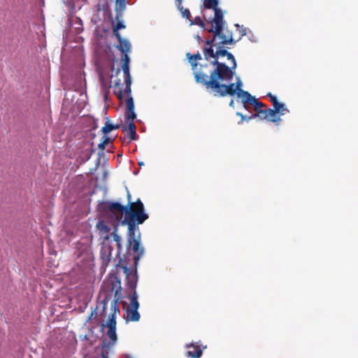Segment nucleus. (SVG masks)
<instances>
[{"label": "nucleus", "mask_w": 358, "mask_h": 358, "mask_svg": "<svg viewBox=\"0 0 358 358\" xmlns=\"http://www.w3.org/2000/svg\"><path fill=\"white\" fill-rule=\"evenodd\" d=\"M136 231H133V233H131V231L128 230V240H127V246L129 248H131L133 252L135 253L134 255V264L137 265L138 260L143 256L144 253L143 248L141 246L140 244V234L136 237Z\"/></svg>", "instance_id": "8"}, {"label": "nucleus", "mask_w": 358, "mask_h": 358, "mask_svg": "<svg viewBox=\"0 0 358 358\" xmlns=\"http://www.w3.org/2000/svg\"><path fill=\"white\" fill-rule=\"evenodd\" d=\"M111 236H113V240L115 242H116V243L118 242H122L121 237L117 234V229H115V230L112 232Z\"/></svg>", "instance_id": "26"}, {"label": "nucleus", "mask_w": 358, "mask_h": 358, "mask_svg": "<svg viewBox=\"0 0 358 358\" xmlns=\"http://www.w3.org/2000/svg\"><path fill=\"white\" fill-rule=\"evenodd\" d=\"M127 110L124 112V117L128 125H123L121 129L124 131H129V137L131 141H135L138 138L136 134V127L134 124V120L136 115L134 112V102L132 97H129L126 100Z\"/></svg>", "instance_id": "5"}, {"label": "nucleus", "mask_w": 358, "mask_h": 358, "mask_svg": "<svg viewBox=\"0 0 358 358\" xmlns=\"http://www.w3.org/2000/svg\"><path fill=\"white\" fill-rule=\"evenodd\" d=\"M113 131L112 124L106 122L104 127H102L101 131L106 135Z\"/></svg>", "instance_id": "25"}, {"label": "nucleus", "mask_w": 358, "mask_h": 358, "mask_svg": "<svg viewBox=\"0 0 358 358\" xmlns=\"http://www.w3.org/2000/svg\"><path fill=\"white\" fill-rule=\"evenodd\" d=\"M129 57L128 55H122V70L123 73V83L120 79H117L113 85V92L117 99L122 101L124 96L127 98L132 97L131 94V77L129 73Z\"/></svg>", "instance_id": "4"}, {"label": "nucleus", "mask_w": 358, "mask_h": 358, "mask_svg": "<svg viewBox=\"0 0 358 358\" xmlns=\"http://www.w3.org/2000/svg\"><path fill=\"white\" fill-rule=\"evenodd\" d=\"M255 107V110L257 112L258 110H261L266 107L265 104L259 101L257 99L255 98L252 103Z\"/></svg>", "instance_id": "23"}, {"label": "nucleus", "mask_w": 358, "mask_h": 358, "mask_svg": "<svg viewBox=\"0 0 358 358\" xmlns=\"http://www.w3.org/2000/svg\"><path fill=\"white\" fill-rule=\"evenodd\" d=\"M228 45L204 47L203 56L208 61L213 59V68L203 66L200 71H196V82L215 96H234L238 92L234 83H225L232 80L237 67L234 56L227 50Z\"/></svg>", "instance_id": "1"}, {"label": "nucleus", "mask_w": 358, "mask_h": 358, "mask_svg": "<svg viewBox=\"0 0 358 358\" xmlns=\"http://www.w3.org/2000/svg\"><path fill=\"white\" fill-rule=\"evenodd\" d=\"M143 162L139 163V165H140V166H141V165H143Z\"/></svg>", "instance_id": "39"}, {"label": "nucleus", "mask_w": 358, "mask_h": 358, "mask_svg": "<svg viewBox=\"0 0 358 358\" xmlns=\"http://www.w3.org/2000/svg\"><path fill=\"white\" fill-rule=\"evenodd\" d=\"M113 247L109 244H103L101 252V268L106 269L111 261Z\"/></svg>", "instance_id": "13"}, {"label": "nucleus", "mask_w": 358, "mask_h": 358, "mask_svg": "<svg viewBox=\"0 0 358 358\" xmlns=\"http://www.w3.org/2000/svg\"><path fill=\"white\" fill-rule=\"evenodd\" d=\"M111 141L110 138L107 136L106 135L103 136V141L99 144L98 148L101 150H103L106 148V145Z\"/></svg>", "instance_id": "24"}, {"label": "nucleus", "mask_w": 358, "mask_h": 358, "mask_svg": "<svg viewBox=\"0 0 358 358\" xmlns=\"http://www.w3.org/2000/svg\"><path fill=\"white\" fill-rule=\"evenodd\" d=\"M149 217L145 212V207L140 199L130 203L127 206V211L124 220L121 221L122 225H127L128 230L133 233V231L138 230V224H143Z\"/></svg>", "instance_id": "3"}, {"label": "nucleus", "mask_w": 358, "mask_h": 358, "mask_svg": "<svg viewBox=\"0 0 358 358\" xmlns=\"http://www.w3.org/2000/svg\"><path fill=\"white\" fill-rule=\"evenodd\" d=\"M204 20H203L201 17H196L192 21H191V24L199 25L202 29H206V25Z\"/></svg>", "instance_id": "22"}, {"label": "nucleus", "mask_w": 358, "mask_h": 358, "mask_svg": "<svg viewBox=\"0 0 358 358\" xmlns=\"http://www.w3.org/2000/svg\"><path fill=\"white\" fill-rule=\"evenodd\" d=\"M120 267L126 275L127 285L132 291L133 294L134 292H136V288L138 282L137 270L136 268L135 269H129L127 266H121Z\"/></svg>", "instance_id": "10"}, {"label": "nucleus", "mask_w": 358, "mask_h": 358, "mask_svg": "<svg viewBox=\"0 0 358 358\" xmlns=\"http://www.w3.org/2000/svg\"><path fill=\"white\" fill-rule=\"evenodd\" d=\"M187 349L185 356L189 358H200L203 355V350L197 343L187 344Z\"/></svg>", "instance_id": "14"}, {"label": "nucleus", "mask_w": 358, "mask_h": 358, "mask_svg": "<svg viewBox=\"0 0 358 358\" xmlns=\"http://www.w3.org/2000/svg\"><path fill=\"white\" fill-rule=\"evenodd\" d=\"M138 294L136 292H134L130 298V303L126 311L125 318L127 322H137L139 320L140 314L138 312Z\"/></svg>", "instance_id": "9"}, {"label": "nucleus", "mask_w": 358, "mask_h": 358, "mask_svg": "<svg viewBox=\"0 0 358 358\" xmlns=\"http://www.w3.org/2000/svg\"><path fill=\"white\" fill-rule=\"evenodd\" d=\"M235 84V87L237 88V91L243 90L241 87L242 86V82L238 80Z\"/></svg>", "instance_id": "29"}, {"label": "nucleus", "mask_w": 358, "mask_h": 358, "mask_svg": "<svg viewBox=\"0 0 358 358\" xmlns=\"http://www.w3.org/2000/svg\"><path fill=\"white\" fill-rule=\"evenodd\" d=\"M271 108H262L258 110L255 114L248 117V120H250L255 117H259L262 120H267L268 121L278 123L280 121V117H274L273 113H271Z\"/></svg>", "instance_id": "11"}, {"label": "nucleus", "mask_w": 358, "mask_h": 358, "mask_svg": "<svg viewBox=\"0 0 358 358\" xmlns=\"http://www.w3.org/2000/svg\"><path fill=\"white\" fill-rule=\"evenodd\" d=\"M108 210L113 214H120L121 217L123 214L126 216L127 206H123L119 202H111L108 203Z\"/></svg>", "instance_id": "15"}, {"label": "nucleus", "mask_w": 358, "mask_h": 358, "mask_svg": "<svg viewBox=\"0 0 358 358\" xmlns=\"http://www.w3.org/2000/svg\"><path fill=\"white\" fill-rule=\"evenodd\" d=\"M177 8L180 11L182 15L186 19L190 20L191 13L187 8H184L182 6V0H175Z\"/></svg>", "instance_id": "21"}, {"label": "nucleus", "mask_w": 358, "mask_h": 358, "mask_svg": "<svg viewBox=\"0 0 358 358\" xmlns=\"http://www.w3.org/2000/svg\"><path fill=\"white\" fill-rule=\"evenodd\" d=\"M196 40L198 41V42L200 43V41L201 39V37L199 35H196Z\"/></svg>", "instance_id": "36"}, {"label": "nucleus", "mask_w": 358, "mask_h": 358, "mask_svg": "<svg viewBox=\"0 0 358 358\" xmlns=\"http://www.w3.org/2000/svg\"><path fill=\"white\" fill-rule=\"evenodd\" d=\"M117 301V299H114L112 301L110 306L113 313L109 315L106 323H103L101 324V329H103L104 327H108V329L106 332V335L110 338L111 345H114L117 340V337L116 335V317L117 315L120 314V309L118 308Z\"/></svg>", "instance_id": "6"}, {"label": "nucleus", "mask_w": 358, "mask_h": 358, "mask_svg": "<svg viewBox=\"0 0 358 358\" xmlns=\"http://www.w3.org/2000/svg\"><path fill=\"white\" fill-rule=\"evenodd\" d=\"M124 124H112L113 130L121 128Z\"/></svg>", "instance_id": "32"}, {"label": "nucleus", "mask_w": 358, "mask_h": 358, "mask_svg": "<svg viewBox=\"0 0 358 358\" xmlns=\"http://www.w3.org/2000/svg\"><path fill=\"white\" fill-rule=\"evenodd\" d=\"M116 20L117 23L115 26L113 27V34L117 39L119 43L115 47L122 53L123 55H128V52H129L131 50V44L127 39L122 38L120 34L119 33V30L121 29H124L125 25L122 21L120 20V18Z\"/></svg>", "instance_id": "7"}, {"label": "nucleus", "mask_w": 358, "mask_h": 358, "mask_svg": "<svg viewBox=\"0 0 358 358\" xmlns=\"http://www.w3.org/2000/svg\"><path fill=\"white\" fill-rule=\"evenodd\" d=\"M120 71H121V69H117L116 70V71H115V74H116V76H117V75L120 73Z\"/></svg>", "instance_id": "35"}, {"label": "nucleus", "mask_w": 358, "mask_h": 358, "mask_svg": "<svg viewBox=\"0 0 358 358\" xmlns=\"http://www.w3.org/2000/svg\"><path fill=\"white\" fill-rule=\"evenodd\" d=\"M127 201H128V203L127 206H130V203H132L133 201H131V194L129 193V190H127Z\"/></svg>", "instance_id": "30"}, {"label": "nucleus", "mask_w": 358, "mask_h": 358, "mask_svg": "<svg viewBox=\"0 0 358 358\" xmlns=\"http://www.w3.org/2000/svg\"><path fill=\"white\" fill-rule=\"evenodd\" d=\"M273 107V109H271V110L269 111L273 113L274 117H280V115H284L289 111L284 103L278 101L275 103Z\"/></svg>", "instance_id": "18"}, {"label": "nucleus", "mask_w": 358, "mask_h": 358, "mask_svg": "<svg viewBox=\"0 0 358 358\" xmlns=\"http://www.w3.org/2000/svg\"><path fill=\"white\" fill-rule=\"evenodd\" d=\"M97 308L98 307L96 306L92 311V313L90 314V315L88 316V318L87 320V321H90L92 319H94L97 316Z\"/></svg>", "instance_id": "27"}, {"label": "nucleus", "mask_w": 358, "mask_h": 358, "mask_svg": "<svg viewBox=\"0 0 358 358\" xmlns=\"http://www.w3.org/2000/svg\"><path fill=\"white\" fill-rule=\"evenodd\" d=\"M102 303H103V310L104 311L106 309V306H107L106 299H105L102 301Z\"/></svg>", "instance_id": "33"}, {"label": "nucleus", "mask_w": 358, "mask_h": 358, "mask_svg": "<svg viewBox=\"0 0 358 358\" xmlns=\"http://www.w3.org/2000/svg\"><path fill=\"white\" fill-rule=\"evenodd\" d=\"M237 115H239L241 117V122L246 118L245 116H244L243 114H241L240 113H237Z\"/></svg>", "instance_id": "34"}, {"label": "nucleus", "mask_w": 358, "mask_h": 358, "mask_svg": "<svg viewBox=\"0 0 358 358\" xmlns=\"http://www.w3.org/2000/svg\"><path fill=\"white\" fill-rule=\"evenodd\" d=\"M116 244H117V252H118V253H120V251L122 250V242H118Z\"/></svg>", "instance_id": "31"}, {"label": "nucleus", "mask_w": 358, "mask_h": 358, "mask_svg": "<svg viewBox=\"0 0 358 358\" xmlns=\"http://www.w3.org/2000/svg\"><path fill=\"white\" fill-rule=\"evenodd\" d=\"M187 57L188 58L189 62L191 63V64L192 66L193 74L194 76L195 79H196V71H200L201 68H203V66H207L208 68H213L212 61H210L209 63H206L205 64H199V65H198V64L196 62L193 61V60L196 61V60L201 59V55L199 52H198L196 54H194V55L187 53Z\"/></svg>", "instance_id": "12"}, {"label": "nucleus", "mask_w": 358, "mask_h": 358, "mask_svg": "<svg viewBox=\"0 0 358 358\" xmlns=\"http://www.w3.org/2000/svg\"><path fill=\"white\" fill-rule=\"evenodd\" d=\"M234 100H233V99H232V100H231V101H230V103H229V106H234Z\"/></svg>", "instance_id": "37"}, {"label": "nucleus", "mask_w": 358, "mask_h": 358, "mask_svg": "<svg viewBox=\"0 0 358 358\" xmlns=\"http://www.w3.org/2000/svg\"><path fill=\"white\" fill-rule=\"evenodd\" d=\"M103 358H107L106 356H105L103 354Z\"/></svg>", "instance_id": "38"}, {"label": "nucleus", "mask_w": 358, "mask_h": 358, "mask_svg": "<svg viewBox=\"0 0 358 358\" xmlns=\"http://www.w3.org/2000/svg\"><path fill=\"white\" fill-rule=\"evenodd\" d=\"M266 96L270 98V101H271L273 106L278 101L277 97L273 95L271 92H268Z\"/></svg>", "instance_id": "28"}, {"label": "nucleus", "mask_w": 358, "mask_h": 358, "mask_svg": "<svg viewBox=\"0 0 358 358\" xmlns=\"http://www.w3.org/2000/svg\"><path fill=\"white\" fill-rule=\"evenodd\" d=\"M202 1L203 3L200 6V10L204 20L206 19L205 10L213 9L214 11V17H209L208 21V23L210 24L208 31L213 34V38L205 41V47L234 45L240 41L243 36L246 35V29L243 26L238 24H235V32L233 30H229L225 26L223 12L218 7L219 0H202Z\"/></svg>", "instance_id": "2"}, {"label": "nucleus", "mask_w": 358, "mask_h": 358, "mask_svg": "<svg viewBox=\"0 0 358 358\" xmlns=\"http://www.w3.org/2000/svg\"><path fill=\"white\" fill-rule=\"evenodd\" d=\"M237 96L242 99V103L245 109H248V104L252 105L255 96H252L248 92L240 90L237 92Z\"/></svg>", "instance_id": "16"}, {"label": "nucleus", "mask_w": 358, "mask_h": 358, "mask_svg": "<svg viewBox=\"0 0 358 358\" xmlns=\"http://www.w3.org/2000/svg\"><path fill=\"white\" fill-rule=\"evenodd\" d=\"M110 281L112 285L111 292H115V296L121 291V280L115 273H110Z\"/></svg>", "instance_id": "17"}, {"label": "nucleus", "mask_w": 358, "mask_h": 358, "mask_svg": "<svg viewBox=\"0 0 358 358\" xmlns=\"http://www.w3.org/2000/svg\"><path fill=\"white\" fill-rule=\"evenodd\" d=\"M96 228L99 231L100 236H106L105 238H108V234L110 231V228L104 220H99L96 224Z\"/></svg>", "instance_id": "19"}, {"label": "nucleus", "mask_w": 358, "mask_h": 358, "mask_svg": "<svg viewBox=\"0 0 358 358\" xmlns=\"http://www.w3.org/2000/svg\"><path fill=\"white\" fill-rule=\"evenodd\" d=\"M116 17L115 19L118 20L122 15V12L126 8V1L125 0H116Z\"/></svg>", "instance_id": "20"}]
</instances>
